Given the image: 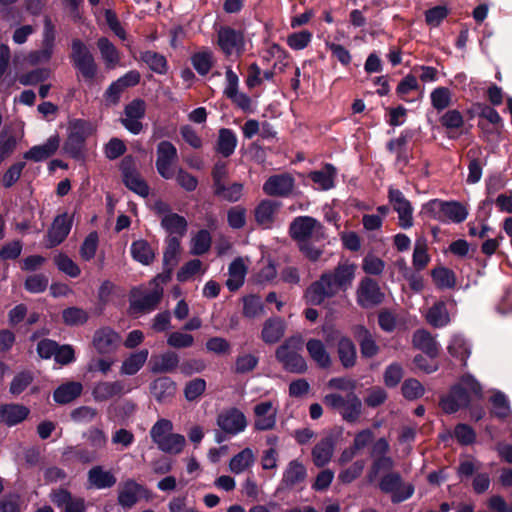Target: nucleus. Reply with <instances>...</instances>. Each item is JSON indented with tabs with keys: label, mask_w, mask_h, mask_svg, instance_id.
Wrapping results in <instances>:
<instances>
[{
	"label": "nucleus",
	"mask_w": 512,
	"mask_h": 512,
	"mask_svg": "<svg viewBox=\"0 0 512 512\" xmlns=\"http://www.w3.org/2000/svg\"><path fill=\"white\" fill-rule=\"evenodd\" d=\"M131 158H125L122 162L123 181L126 187L142 197L149 194V188L139 173L133 169Z\"/></svg>",
	"instance_id": "obj_23"
},
{
	"label": "nucleus",
	"mask_w": 512,
	"mask_h": 512,
	"mask_svg": "<svg viewBox=\"0 0 512 512\" xmlns=\"http://www.w3.org/2000/svg\"><path fill=\"white\" fill-rule=\"evenodd\" d=\"M149 352L147 349L139 350L127 357L120 367L122 375H135L146 363Z\"/></svg>",
	"instance_id": "obj_43"
},
{
	"label": "nucleus",
	"mask_w": 512,
	"mask_h": 512,
	"mask_svg": "<svg viewBox=\"0 0 512 512\" xmlns=\"http://www.w3.org/2000/svg\"><path fill=\"white\" fill-rule=\"evenodd\" d=\"M280 208V202L270 199L260 201L254 209V218L256 223L264 229L272 228Z\"/></svg>",
	"instance_id": "obj_19"
},
{
	"label": "nucleus",
	"mask_w": 512,
	"mask_h": 512,
	"mask_svg": "<svg viewBox=\"0 0 512 512\" xmlns=\"http://www.w3.org/2000/svg\"><path fill=\"white\" fill-rule=\"evenodd\" d=\"M191 60L193 67L201 75H206L214 64V56L210 50L195 53Z\"/></svg>",
	"instance_id": "obj_54"
},
{
	"label": "nucleus",
	"mask_w": 512,
	"mask_h": 512,
	"mask_svg": "<svg viewBox=\"0 0 512 512\" xmlns=\"http://www.w3.org/2000/svg\"><path fill=\"white\" fill-rule=\"evenodd\" d=\"M132 258L142 265H150L155 260V251L151 245L143 239L134 241L130 248Z\"/></svg>",
	"instance_id": "obj_39"
},
{
	"label": "nucleus",
	"mask_w": 512,
	"mask_h": 512,
	"mask_svg": "<svg viewBox=\"0 0 512 512\" xmlns=\"http://www.w3.org/2000/svg\"><path fill=\"white\" fill-rule=\"evenodd\" d=\"M146 111L145 102L140 99H135L124 109V117L121 119L123 126L132 134H139L143 125L141 119L144 117Z\"/></svg>",
	"instance_id": "obj_16"
},
{
	"label": "nucleus",
	"mask_w": 512,
	"mask_h": 512,
	"mask_svg": "<svg viewBox=\"0 0 512 512\" xmlns=\"http://www.w3.org/2000/svg\"><path fill=\"white\" fill-rule=\"evenodd\" d=\"M206 389V381L202 378H195L189 381L184 388V396L187 401H195Z\"/></svg>",
	"instance_id": "obj_63"
},
{
	"label": "nucleus",
	"mask_w": 512,
	"mask_h": 512,
	"mask_svg": "<svg viewBox=\"0 0 512 512\" xmlns=\"http://www.w3.org/2000/svg\"><path fill=\"white\" fill-rule=\"evenodd\" d=\"M143 490L142 486L134 480L125 481L119 488L118 503L124 508L134 506L138 499L139 494Z\"/></svg>",
	"instance_id": "obj_36"
},
{
	"label": "nucleus",
	"mask_w": 512,
	"mask_h": 512,
	"mask_svg": "<svg viewBox=\"0 0 512 512\" xmlns=\"http://www.w3.org/2000/svg\"><path fill=\"white\" fill-rule=\"evenodd\" d=\"M72 227V217L67 213L57 216L47 235V247L59 245L68 236Z\"/></svg>",
	"instance_id": "obj_21"
},
{
	"label": "nucleus",
	"mask_w": 512,
	"mask_h": 512,
	"mask_svg": "<svg viewBox=\"0 0 512 512\" xmlns=\"http://www.w3.org/2000/svg\"><path fill=\"white\" fill-rule=\"evenodd\" d=\"M265 313L261 299L255 295H249L243 299V315L247 318H257Z\"/></svg>",
	"instance_id": "obj_55"
},
{
	"label": "nucleus",
	"mask_w": 512,
	"mask_h": 512,
	"mask_svg": "<svg viewBox=\"0 0 512 512\" xmlns=\"http://www.w3.org/2000/svg\"><path fill=\"white\" fill-rule=\"evenodd\" d=\"M54 263L60 271L70 277L75 278L80 275L81 270L78 265L65 254H57L54 257Z\"/></svg>",
	"instance_id": "obj_60"
},
{
	"label": "nucleus",
	"mask_w": 512,
	"mask_h": 512,
	"mask_svg": "<svg viewBox=\"0 0 512 512\" xmlns=\"http://www.w3.org/2000/svg\"><path fill=\"white\" fill-rule=\"evenodd\" d=\"M285 332V321L280 317H270L262 325L261 339L264 343L272 345L279 342Z\"/></svg>",
	"instance_id": "obj_26"
},
{
	"label": "nucleus",
	"mask_w": 512,
	"mask_h": 512,
	"mask_svg": "<svg viewBox=\"0 0 512 512\" xmlns=\"http://www.w3.org/2000/svg\"><path fill=\"white\" fill-rule=\"evenodd\" d=\"M60 138L58 135H53L47 139L42 145L33 146L24 154V158L39 162L52 156L58 149Z\"/></svg>",
	"instance_id": "obj_30"
},
{
	"label": "nucleus",
	"mask_w": 512,
	"mask_h": 512,
	"mask_svg": "<svg viewBox=\"0 0 512 512\" xmlns=\"http://www.w3.org/2000/svg\"><path fill=\"white\" fill-rule=\"evenodd\" d=\"M448 350L452 356L459 358L463 362V365H466L471 350L469 344L464 338L460 336H455L452 339V342L449 345Z\"/></svg>",
	"instance_id": "obj_57"
},
{
	"label": "nucleus",
	"mask_w": 512,
	"mask_h": 512,
	"mask_svg": "<svg viewBox=\"0 0 512 512\" xmlns=\"http://www.w3.org/2000/svg\"><path fill=\"white\" fill-rule=\"evenodd\" d=\"M393 467L394 461L391 457L382 456L375 458L367 475L368 480L370 482L375 481L379 473L389 472Z\"/></svg>",
	"instance_id": "obj_59"
},
{
	"label": "nucleus",
	"mask_w": 512,
	"mask_h": 512,
	"mask_svg": "<svg viewBox=\"0 0 512 512\" xmlns=\"http://www.w3.org/2000/svg\"><path fill=\"white\" fill-rule=\"evenodd\" d=\"M179 365V357L173 351H167L150 360V371L154 374L169 373L174 371Z\"/></svg>",
	"instance_id": "obj_32"
},
{
	"label": "nucleus",
	"mask_w": 512,
	"mask_h": 512,
	"mask_svg": "<svg viewBox=\"0 0 512 512\" xmlns=\"http://www.w3.org/2000/svg\"><path fill=\"white\" fill-rule=\"evenodd\" d=\"M323 331L328 343L338 341L337 352L341 364L345 368L353 367L356 363V348L353 342L332 327H324Z\"/></svg>",
	"instance_id": "obj_10"
},
{
	"label": "nucleus",
	"mask_w": 512,
	"mask_h": 512,
	"mask_svg": "<svg viewBox=\"0 0 512 512\" xmlns=\"http://www.w3.org/2000/svg\"><path fill=\"white\" fill-rule=\"evenodd\" d=\"M307 476L305 466L298 460L289 462L284 474L283 485L285 487H293L301 482H304Z\"/></svg>",
	"instance_id": "obj_42"
},
{
	"label": "nucleus",
	"mask_w": 512,
	"mask_h": 512,
	"mask_svg": "<svg viewBox=\"0 0 512 512\" xmlns=\"http://www.w3.org/2000/svg\"><path fill=\"white\" fill-rule=\"evenodd\" d=\"M161 226L170 234L176 235L175 237H183L187 232V221L183 216L176 213L165 214L161 218Z\"/></svg>",
	"instance_id": "obj_40"
},
{
	"label": "nucleus",
	"mask_w": 512,
	"mask_h": 512,
	"mask_svg": "<svg viewBox=\"0 0 512 512\" xmlns=\"http://www.w3.org/2000/svg\"><path fill=\"white\" fill-rule=\"evenodd\" d=\"M289 235L297 243L313 240L322 241L326 238L325 228L320 221L311 216H298L289 225Z\"/></svg>",
	"instance_id": "obj_6"
},
{
	"label": "nucleus",
	"mask_w": 512,
	"mask_h": 512,
	"mask_svg": "<svg viewBox=\"0 0 512 512\" xmlns=\"http://www.w3.org/2000/svg\"><path fill=\"white\" fill-rule=\"evenodd\" d=\"M413 345L426 353L431 359L438 355L439 347L432 335L426 330H417L413 335Z\"/></svg>",
	"instance_id": "obj_38"
},
{
	"label": "nucleus",
	"mask_w": 512,
	"mask_h": 512,
	"mask_svg": "<svg viewBox=\"0 0 512 512\" xmlns=\"http://www.w3.org/2000/svg\"><path fill=\"white\" fill-rule=\"evenodd\" d=\"M424 212L431 218L446 222L460 223L468 215L467 210L458 202H445L438 199L429 201L424 205Z\"/></svg>",
	"instance_id": "obj_7"
},
{
	"label": "nucleus",
	"mask_w": 512,
	"mask_h": 512,
	"mask_svg": "<svg viewBox=\"0 0 512 512\" xmlns=\"http://www.w3.org/2000/svg\"><path fill=\"white\" fill-rule=\"evenodd\" d=\"M55 48V30L51 21L46 19L42 34L41 47L28 54L27 60L31 65L43 64L50 61Z\"/></svg>",
	"instance_id": "obj_11"
},
{
	"label": "nucleus",
	"mask_w": 512,
	"mask_h": 512,
	"mask_svg": "<svg viewBox=\"0 0 512 512\" xmlns=\"http://www.w3.org/2000/svg\"><path fill=\"white\" fill-rule=\"evenodd\" d=\"M141 59L156 73L163 74L167 71V61L165 57L154 51L142 53Z\"/></svg>",
	"instance_id": "obj_56"
},
{
	"label": "nucleus",
	"mask_w": 512,
	"mask_h": 512,
	"mask_svg": "<svg viewBox=\"0 0 512 512\" xmlns=\"http://www.w3.org/2000/svg\"><path fill=\"white\" fill-rule=\"evenodd\" d=\"M140 81V74L137 71H129L124 76L114 81L105 91V99L110 104H116L119 101L122 92L131 86H135Z\"/></svg>",
	"instance_id": "obj_22"
},
{
	"label": "nucleus",
	"mask_w": 512,
	"mask_h": 512,
	"mask_svg": "<svg viewBox=\"0 0 512 512\" xmlns=\"http://www.w3.org/2000/svg\"><path fill=\"white\" fill-rule=\"evenodd\" d=\"M379 488L385 493L392 494V501L399 503L410 498L414 493V486L404 483L399 473L389 472L382 477Z\"/></svg>",
	"instance_id": "obj_9"
},
{
	"label": "nucleus",
	"mask_w": 512,
	"mask_h": 512,
	"mask_svg": "<svg viewBox=\"0 0 512 512\" xmlns=\"http://www.w3.org/2000/svg\"><path fill=\"white\" fill-rule=\"evenodd\" d=\"M87 480L89 485L95 489H108L113 487L117 482L114 473L101 465L93 466L88 471Z\"/></svg>",
	"instance_id": "obj_27"
},
{
	"label": "nucleus",
	"mask_w": 512,
	"mask_h": 512,
	"mask_svg": "<svg viewBox=\"0 0 512 512\" xmlns=\"http://www.w3.org/2000/svg\"><path fill=\"white\" fill-rule=\"evenodd\" d=\"M150 391L158 402L164 403L175 395L176 383L167 376L159 377L151 383Z\"/></svg>",
	"instance_id": "obj_31"
},
{
	"label": "nucleus",
	"mask_w": 512,
	"mask_h": 512,
	"mask_svg": "<svg viewBox=\"0 0 512 512\" xmlns=\"http://www.w3.org/2000/svg\"><path fill=\"white\" fill-rule=\"evenodd\" d=\"M482 397V387L472 375H464L450 392L442 397L440 406L445 413H454Z\"/></svg>",
	"instance_id": "obj_2"
},
{
	"label": "nucleus",
	"mask_w": 512,
	"mask_h": 512,
	"mask_svg": "<svg viewBox=\"0 0 512 512\" xmlns=\"http://www.w3.org/2000/svg\"><path fill=\"white\" fill-rule=\"evenodd\" d=\"M244 185L242 183H224L215 190H213L215 196L228 202H237L243 196Z\"/></svg>",
	"instance_id": "obj_49"
},
{
	"label": "nucleus",
	"mask_w": 512,
	"mask_h": 512,
	"mask_svg": "<svg viewBox=\"0 0 512 512\" xmlns=\"http://www.w3.org/2000/svg\"><path fill=\"white\" fill-rule=\"evenodd\" d=\"M33 379L34 376L30 371L19 372L10 383V393L14 396L21 394L32 383Z\"/></svg>",
	"instance_id": "obj_58"
},
{
	"label": "nucleus",
	"mask_w": 512,
	"mask_h": 512,
	"mask_svg": "<svg viewBox=\"0 0 512 512\" xmlns=\"http://www.w3.org/2000/svg\"><path fill=\"white\" fill-rule=\"evenodd\" d=\"M172 430V422L163 418L152 426L150 436L162 452L176 455L182 452L186 440L183 435L175 434Z\"/></svg>",
	"instance_id": "obj_4"
},
{
	"label": "nucleus",
	"mask_w": 512,
	"mask_h": 512,
	"mask_svg": "<svg viewBox=\"0 0 512 512\" xmlns=\"http://www.w3.org/2000/svg\"><path fill=\"white\" fill-rule=\"evenodd\" d=\"M120 343V336L114 330L104 327L98 329L93 336V346L100 354L115 351Z\"/></svg>",
	"instance_id": "obj_25"
},
{
	"label": "nucleus",
	"mask_w": 512,
	"mask_h": 512,
	"mask_svg": "<svg viewBox=\"0 0 512 512\" xmlns=\"http://www.w3.org/2000/svg\"><path fill=\"white\" fill-rule=\"evenodd\" d=\"M178 159L176 147L169 141H161L157 146L156 168L165 179L174 177L173 165Z\"/></svg>",
	"instance_id": "obj_12"
},
{
	"label": "nucleus",
	"mask_w": 512,
	"mask_h": 512,
	"mask_svg": "<svg viewBox=\"0 0 512 512\" xmlns=\"http://www.w3.org/2000/svg\"><path fill=\"white\" fill-rule=\"evenodd\" d=\"M303 348L301 335H294L287 338L275 352L276 359L283 368L292 373H305L308 369L306 360L300 354Z\"/></svg>",
	"instance_id": "obj_3"
},
{
	"label": "nucleus",
	"mask_w": 512,
	"mask_h": 512,
	"mask_svg": "<svg viewBox=\"0 0 512 512\" xmlns=\"http://www.w3.org/2000/svg\"><path fill=\"white\" fill-rule=\"evenodd\" d=\"M218 45L227 56H239L244 50L242 33L229 27H222L218 31Z\"/></svg>",
	"instance_id": "obj_15"
},
{
	"label": "nucleus",
	"mask_w": 512,
	"mask_h": 512,
	"mask_svg": "<svg viewBox=\"0 0 512 512\" xmlns=\"http://www.w3.org/2000/svg\"><path fill=\"white\" fill-rule=\"evenodd\" d=\"M211 242H212L211 235L207 230L202 229V230L198 231L191 238L190 253L192 255H197V256L205 254L206 252L209 251V249L211 247Z\"/></svg>",
	"instance_id": "obj_51"
},
{
	"label": "nucleus",
	"mask_w": 512,
	"mask_h": 512,
	"mask_svg": "<svg viewBox=\"0 0 512 512\" xmlns=\"http://www.w3.org/2000/svg\"><path fill=\"white\" fill-rule=\"evenodd\" d=\"M88 319V312L80 307H68L62 311V320L68 326L84 325Z\"/></svg>",
	"instance_id": "obj_52"
},
{
	"label": "nucleus",
	"mask_w": 512,
	"mask_h": 512,
	"mask_svg": "<svg viewBox=\"0 0 512 512\" xmlns=\"http://www.w3.org/2000/svg\"><path fill=\"white\" fill-rule=\"evenodd\" d=\"M236 145V135L230 129H220L217 142V151L224 157H229L234 152Z\"/></svg>",
	"instance_id": "obj_50"
},
{
	"label": "nucleus",
	"mask_w": 512,
	"mask_h": 512,
	"mask_svg": "<svg viewBox=\"0 0 512 512\" xmlns=\"http://www.w3.org/2000/svg\"><path fill=\"white\" fill-rule=\"evenodd\" d=\"M71 48V59L75 68L80 71L85 79L92 81L95 77L97 66L90 50L79 39L72 41Z\"/></svg>",
	"instance_id": "obj_8"
},
{
	"label": "nucleus",
	"mask_w": 512,
	"mask_h": 512,
	"mask_svg": "<svg viewBox=\"0 0 512 512\" xmlns=\"http://www.w3.org/2000/svg\"><path fill=\"white\" fill-rule=\"evenodd\" d=\"M427 322L433 327L440 328L450 323V314L444 301L435 302L426 313Z\"/></svg>",
	"instance_id": "obj_37"
},
{
	"label": "nucleus",
	"mask_w": 512,
	"mask_h": 512,
	"mask_svg": "<svg viewBox=\"0 0 512 512\" xmlns=\"http://www.w3.org/2000/svg\"><path fill=\"white\" fill-rule=\"evenodd\" d=\"M217 425L224 433L234 436L246 429L247 420L239 409L230 408L218 415Z\"/></svg>",
	"instance_id": "obj_14"
},
{
	"label": "nucleus",
	"mask_w": 512,
	"mask_h": 512,
	"mask_svg": "<svg viewBox=\"0 0 512 512\" xmlns=\"http://www.w3.org/2000/svg\"><path fill=\"white\" fill-rule=\"evenodd\" d=\"M162 289L155 287L145 293H134L130 300V307L133 311L146 313L153 310L162 298Z\"/></svg>",
	"instance_id": "obj_24"
},
{
	"label": "nucleus",
	"mask_w": 512,
	"mask_h": 512,
	"mask_svg": "<svg viewBox=\"0 0 512 512\" xmlns=\"http://www.w3.org/2000/svg\"><path fill=\"white\" fill-rule=\"evenodd\" d=\"M86 133L84 126L81 123H75L69 133L68 139L65 144L67 151L72 153H78L83 142L85 141Z\"/></svg>",
	"instance_id": "obj_53"
},
{
	"label": "nucleus",
	"mask_w": 512,
	"mask_h": 512,
	"mask_svg": "<svg viewBox=\"0 0 512 512\" xmlns=\"http://www.w3.org/2000/svg\"><path fill=\"white\" fill-rule=\"evenodd\" d=\"M336 176V169L331 164H326L321 170L312 171L309 178L321 190H328L334 186V179Z\"/></svg>",
	"instance_id": "obj_44"
},
{
	"label": "nucleus",
	"mask_w": 512,
	"mask_h": 512,
	"mask_svg": "<svg viewBox=\"0 0 512 512\" xmlns=\"http://www.w3.org/2000/svg\"><path fill=\"white\" fill-rule=\"evenodd\" d=\"M355 271L356 265L345 260L338 263L334 269L323 272L306 289V301L312 305H321L326 299L338 295L340 291H346L353 283Z\"/></svg>",
	"instance_id": "obj_1"
},
{
	"label": "nucleus",
	"mask_w": 512,
	"mask_h": 512,
	"mask_svg": "<svg viewBox=\"0 0 512 512\" xmlns=\"http://www.w3.org/2000/svg\"><path fill=\"white\" fill-rule=\"evenodd\" d=\"M403 396L408 400H416L422 397L425 393L424 386L414 378H409L404 381L401 387Z\"/></svg>",
	"instance_id": "obj_61"
},
{
	"label": "nucleus",
	"mask_w": 512,
	"mask_h": 512,
	"mask_svg": "<svg viewBox=\"0 0 512 512\" xmlns=\"http://www.w3.org/2000/svg\"><path fill=\"white\" fill-rule=\"evenodd\" d=\"M101 57L107 68H115L119 64V53L116 47L107 39L100 38L97 42Z\"/></svg>",
	"instance_id": "obj_48"
},
{
	"label": "nucleus",
	"mask_w": 512,
	"mask_h": 512,
	"mask_svg": "<svg viewBox=\"0 0 512 512\" xmlns=\"http://www.w3.org/2000/svg\"><path fill=\"white\" fill-rule=\"evenodd\" d=\"M388 197L389 202L398 213L399 225L404 229L411 227L413 224V209L410 202L404 197L400 190L394 188L389 189Z\"/></svg>",
	"instance_id": "obj_18"
},
{
	"label": "nucleus",
	"mask_w": 512,
	"mask_h": 512,
	"mask_svg": "<svg viewBox=\"0 0 512 512\" xmlns=\"http://www.w3.org/2000/svg\"><path fill=\"white\" fill-rule=\"evenodd\" d=\"M310 358L322 369L330 368L332 359L325 345L319 339H310L306 343Z\"/></svg>",
	"instance_id": "obj_35"
},
{
	"label": "nucleus",
	"mask_w": 512,
	"mask_h": 512,
	"mask_svg": "<svg viewBox=\"0 0 512 512\" xmlns=\"http://www.w3.org/2000/svg\"><path fill=\"white\" fill-rule=\"evenodd\" d=\"M365 467V462L363 460H358L354 463H352L349 467L342 470L339 475L338 479L343 484H349L353 482L355 479L360 477Z\"/></svg>",
	"instance_id": "obj_62"
},
{
	"label": "nucleus",
	"mask_w": 512,
	"mask_h": 512,
	"mask_svg": "<svg viewBox=\"0 0 512 512\" xmlns=\"http://www.w3.org/2000/svg\"><path fill=\"white\" fill-rule=\"evenodd\" d=\"M254 428L259 431L272 430L276 425L278 408L273 401H263L254 406Z\"/></svg>",
	"instance_id": "obj_17"
},
{
	"label": "nucleus",
	"mask_w": 512,
	"mask_h": 512,
	"mask_svg": "<svg viewBox=\"0 0 512 512\" xmlns=\"http://www.w3.org/2000/svg\"><path fill=\"white\" fill-rule=\"evenodd\" d=\"M323 403L350 423L358 421L362 413V401L354 392L348 393L345 397L338 393L327 394L323 398Z\"/></svg>",
	"instance_id": "obj_5"
},
{
	"label": "nucleus",
	"mask_w": 512,
	"mask_h": 512,
	"mask_svg": "<svg viewBox=\"0 0 512 512\" xmlns=\"http://www.w3.org/2000/svg\"><path fill=\"white\" fill-rule=\"evenodd\" d=\"M355 336L359 341L361 354L363 357L371 358L378 353L379 347L376 344L373 335L365 327H356Z\"/></svg>",
	"instance_id": "obj_41"
},
{
	"label": "nucleus",
	"mask_w": 512,
	"mask_h": 512,
	"mask_svg": "<svg viewBox=\"0 0 512 512\" xmlns=\"http://www.w3.org/2000/svg\"><path fill=\"white\" fill-rule=\"evenodd\" d=\"M181 253V244L178 237H169L166 241V248L163 253V263L165 268L170 271L178 263Z\"/></svg>",
	"instance_id": "obj_47"
},
{
	"label": "nucleus",
	"mask_w": 512,
	"mask_h": 512,
	"mask_svg": "<svg viewBox=\"0 0 512 512\" xmlns=\"http://www.w3.org/2000/svg\"><path fill=\"white\" fill-rule=\"evenodd\" d=\"M334 448L335 443L331 436H326L319 440L311 452L312 461L315 466L324 467L327 465L332 459Z\"/></svg>",
	"instance_id": "obj_28"
},
{
	"label": "nucleus",
	"mask_w": 512,
	"mask_h": 512,
	"mask_svg": "<svg viewBox=\"0 0 512 512\" xmlns=\"http://www.w3.org/2000/svg\"><path fill=\"white\" fill-rule=\"evenodd\" d=\"M128 391L122 381H102L94 386L92 395L96 401H107Z\"/></svg>",
	"instance_id": "obj_29"
},
{
	"label": "nucleus",
	"mask_w": 512,
	"mask_h": 512,
	"mask_svg": "<svg viewBox=\"0 0 512 512\" xmlns=\"http://www.w3.org/2000/svg\"><path fill=\"white\" fill-rule=\"evenodd\" d=\"M29 409L21 404L0 405V422L13 426L27 418Z\"/></svg>",
	"instance_id": "obj_33"
},
{
	"label": "nucleus",
	"mask_w": 512,
	"mask_h": 512,
	"mask_svg": "<svg viewBox=\"0 0 512 512\" xmlns=\"http://www.w3.org/2000/svg\"><path fill=\"white\" fill-rule=\"evenodd\" d=\"M294 187V179L289 174H278L269 177L263 184V191L269 196H287Z\"/></svg>",
	"instance_id": "obj_20"
},
{
	"label": "nucleus",
	"mask_w": 512,
	"mask_h": 512,
	"mask_svg": "<svg viewBox=\"0 0 512 512\" xmlns=\"http://www.w3.org/2000/svg\"><path fill=\"white\" fill-rule=\"evenodd\" d=\"M49 279L44 274H33L26 278L24 286L30 293H41L46 290Z\"/></svg>",
	"instance_id": "obj_64"
},
{
	"label": "nucleus",
	"mask_w": 512,
	"mask_h": 512,
	"mask_svg": "<svg viewBox=\"0 0 512 512\" xmlns=\"http://www.w3.org/2000/svg\"><path fill=\"white\" fill-rule=\"evenodd\" d=\"M248 266L245 259L242 257L236 258L228 269L229 277L226 281V285L230 291L238 290L244 283Z\"/></svg>",
	"instance_id": "obj_34"
},
{
	"label": "nucleus",
	"mask_w": 512,
	"mask_h": 512,
	"mask_svg": "<svg viewBox=\"0 0 512 512\" xmlns=\"http://www.w3.org/2000/svg\"><path fill=\"white\" fill-rule=\"evenodd\" d=\"M255 462V454L252 449L245 448L236 454L229 463L232 473L240 474L250 468Z\"/></svg>",
	"instance_id": "obj_46"
},
{
	"label": "nucleus",
	"mask_w": 512,
	"mask_h": 512,
	"mask_svg": "<svg viewBox=\"0 0 512 512\" xmlns=\"http://www.w3.org/2000/svg\"><path fill=\"white\" fill-rule=\"evenodd\" d=\"M357 303L363 308H371L380 304L384 299L379 285L371 278H363L356 291Z\"/></svg>",
	"instance_id": "obj_13"
},
{
	"label": "nucleus",
	"mask_w": 512,
	"mask_h": 512,
	"mask_svg": "<svg viewBox=\"0 0 512 512\" xmlns=\"http://www.w3.org/2000/svg\"><path fill=\"white\" fill-rule=\"evenodd\" d=\"M83 386L80 382H68L59 386L54 392V400L59 404H67L80 396Z\"/></svg>",
	"instance_id": "obj_45"
}]
</instances>
